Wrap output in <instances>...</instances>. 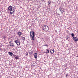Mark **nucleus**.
<instances>
[{"label": "nucleus", "mask_w": 78, "mask_h": 78, "mask_svg": "<svg viewBox=\"0 0 78 78\" xmlns=\"http://www.w3.org/2000/svg\"><path fill=\"white\" fill-rule=\"evenodd\" d=\"M6 38V37L5 36L3 37V39H5Z\"/></svg>", "instance_id": "obj_19"}, {"label": "nucleus", "mask_w": 78, "mask_h": 78, "mask_svg": "<svg viewBox=\"0 0 78 78\" xmlns=\"http://www.w3.org/2000/svg\"><path fill=\"white\" fill-rule=\"evenodd\" d=\"M73 40L74 41H75L76 42L78 41V38L76 37H74L73 38Z\"/></svg>", "instance_id": "obj_4"}, {"label": "nucleus", "mask_w": 78, "mask_h": 78, "mask_svg": "<svg viewBox=\"0 0 78 78\" xmlns=\"http://www.w3.org/2000/svg\"><path fill=\"white\" fill-rule=\"evenodd\" d=\"M59 9L60 11H61V12L62 14V13H63V12H64V9H62V8L61 7H60L59 8Z\"/></svg>", "instance_id": "obj_5"}, {"label": "nucleus", "mask_w": 78, "mask_h": 78, "mask_svg": "<svg viewBox=\"0 0 78 78\" xmlns=\"http://www.w3.org/2000/svg\"><path fill=\"white\" fill-rule=\"evenodd\" d=\"M14 10H12H12L11 11H10V14H12L14 13Z\"/></svg>", "instance_id": "obj_10"}, {"label": "nucleus", "mask_w": 78, "mask_h": 78, "mask_svg": "<svg viewBox=\"0 0 78 78\" xmlns=\"http://www.w3.org/2000/svg\"><path fill=\"white\" fill-rule=\"evenodd\" d=\"M66 77L67 76V75H66Z\"/></svg>", "instance_id": "obj_23"}, {"label": "nucleus", "mask_w": 78, "mask_h": 78, "mask_svg": "<svg viewBox=\"0 0 78 78\" xmlns=\"http://www.w3.org/2000/svg\"><path fill=\"white\" fill-rule=\"evenodd\" d=\"M12 47H13V46H14V44L12 43Z\"/></svg>", "instance_id": "obj_18"}, {"label": "nucleus", "mask_w": 78, "mask_h": 78, "mask_svg": "<svg viewBox=\"0 0 78 78\" xmlns=\"http://www.w3.org/2000/svg\"><path fill=\"white\" fill-rule=\"evenodd\" d=\"M37 53H35L34 54V57L35 58H37Z\"/></svg>", "instance_id": "obj_11"}, {"label": "nucleus", "mask_w": 78, "mask_h": 78, "mask_svg": "<svg viewBox=\"0 0 78 78\" xmlns=\"http://www.w3.org/2000/svg\"><path fill=\"white\" fill-rule=\"evenodd\" d=\"M14 42L17 45H20V41L18 40H15Z\"/></svg>", "instance_id": "obj_3"}, {"label": "nucleus", "mask_w": 78, "mask_h": 78, "mask_svg": "<svg viewBox=\"0 0 78 78\" xmlns=\"http://www.w3.org/2000/svg\"><path fill=\"white\" fill-rule=\"evenodd\" d=\"M29 52L30 55H33V50L32 49Z\"/></svg>", "instance_id": "obj_8"}, {"label": "nucleus", "mask_w": 78, "mask_h": 78, "mask_svg": "<svg viewBox=\"0 0 78 78\" xmlns=\"http://www.w3.org/2000/svg\"><path fill=\"white\" fill-rule=\"evenodd\" d=\"M66 39H68V38H66Z\"/></svg>", "instance_id": "obj_24"}, {"label": "nucleus", "mask_w": 78, "mask_h": 78, "mask_svg": "<svg viewBox=\"0 0 78 78\" xmlns=\"http://www.w3.org/2000/svg\"><path fill=\"white\" fill-rule=\"evenodd\" d=\"M9 46H12L11 45V44H9Z\"/></svg>", "instance_id": "obj_22"}, {"label": "nucleus", "mask_w": 78, "mask_h": 78, "mask_svg": "<svg viewBox=\"0 0 78 78\" xmlns=\"http://www.w3.org/2000/svg\"><path fill=\"white\" fill-rule=\"evenodd\" d=\"M26 55L27 56L28 55V52H26Z\"/></svg>", "instance_id": "obj_17"}, {"label": "nucleus", "mask_w": 78, "mask_h": 78, "mask_svg": "<svg viewBox=\"0 0 78 78\" xmlns=\"http://www.w3.org/2000/svg\"><path fill=\"white\" fill-rule=\"evenodd\" d=\"M8 9L9 10V11H12V7L11 6H9L8 8Z\"/></svg>", "instance_id": "obj_6"}, {"label": "nucleus", "mask_w": 78, "mask_h": 78, "mask_svg": "<svg viewBox=\"0 0 78 78\" xmlns=\"http://www.w3.org/2000/svg\"><path fill=\"white\" fill-rule=\"evenodd\" d=\"M17 34L18 36H20L21 35H22V32H18Z\"/></svg>", "instance_id": "obj_12"}, {"label": "nucleus", "mask_w": 78, "mask_h": 78, "mask_svg": "<svg viewBox=\"0 0 78 78\" xmlns=\"http://www.w3.org/2000/svg\"><path fill=\"white\" fill-rule=\"evenodd\" d=\"M50 3H51V2L50 1H48V5H50Z\"/></svg>", "instance_id": "obj_16"}, {"label": "nucleus", "mask_w": 78, "mask_h": 78, "mask_svg": "<svg viewBox=\"0 0 78 78\" xmlns=\"http://www.w3.org/2000/svg\"><path fill=\"white\" fill-rule=\"evenodd\" d=\"M77 33H78V29H77Z\"/></svg>", "instance_id": "obj_21"}, {"label": "nucleus", "mask_w": 78, "mask_h": 78, "mask_svg": "<svg viewBox=\"0 0 78 78\" xmlns=\"http://www.w3.org/2000/svg\"><path fill=\"white\" fill-rule=\"evenodd\" d=\"M15 59L17 60V59H19V56H17L16 57H15Z\"/></svg>", "instance_id": "obj_13"}, {"label": "nucleus", "mask_w": 78, "mask_h": 78, "mask_svg": "<svg viewBox=\"0 0 78 78\" xmlns=\"http://www.w3.org/2000/svg\"><path fill=\"white\" fill-rule=\"evenodd\" d=\"M8 54L9 55L11 56H12V55H13V53L12 52H8Z\"/></svg>", "instance_id": "obj_9"}, {"label": "nucleus", "mask_w": 78, "mask_h": 78, "mask_svg": "<svg viewBox=\"0 0 78 78\" xmlns=\"http://www.w3.org/2000/svg\"><path fill=\"white\" fill-rule=\"evenodd\" d=\"M21 39H22V40H25V37H21Z\"/></svg>", "instance_id": "obj_15"}, {"label": "nucleus", "mask_w": 78, "mask_h": 78, "mask_svg": "<svg viewBox=\"0 0 78 78\" xmlns=\"http://www.w3.org/2000/svg\"><path fill=\"white\" fill-rule=\"evenodd\" d=\"M30 37L32 40L33 41H34V32L33 31H31V32L30 33Z\"/></svg>", "instance_id": "obj_1"}, {"label": "nucleus", "mask_w": 78, "mask_h": 78, "mask_svg": "<svg viewBox=\"0 0 78 78\" xmlns=\"http://www.w3.org/2000/svg\"><path fill=\"white\" fill-rule=\"evenodd\" d=\"M50 52L52 54H53L54 52V49H52L50 50Z\"/></svg>", "instance_id": "obj_7"}, {"label": "nucleus", "mask_w": 78, "mask_h": 78, "mask_svg": "<svg viewBox=\"0 0 78 78\" xmlns=\"http://www.w3.org/2000/svg\"><path fill=\"white\" fill-rule=\"evenodd\" d=\"M42 30L43 31H44L48 32V30H49V27L48 26L45 25L43 27Z\"/></svg>", "instance_id": "obj_2"}, {"label": "nucleus", "mask_w": 78, "mask_h": 78, "mask_svg": "<svg viewBox=\"0 0 78 78\" xmlns=\"http://www.w3.org/2000/svg\"><path fill=\"white\" fill-rule=\"evenodd\" d=\"M71 36H72V37H73L74 36V34H73V33H72V34H71Z\"/></svg>", "instance_id": "obj_14"}, {"label": "nucleus", "mask_w": 78, "mask_h": 78, "mask_svg": "<svg viewBox=\"0 0 78 78\" xmlns=\"http://www.w3.org/2000/svg\"><path fill=\"white\" fill-rule=\"evenodd\" d=\"M47 51H48L47 53H49V50L48 49H47Z\"/></svg>", "instance_id": "obj_20"}]
</instances>
